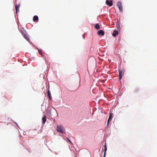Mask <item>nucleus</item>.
Returning <instances> with one entry per match:
<instances>
[{"label": "nucleus", "mask_w": 157, "mask_h": 157, "mask_svg": "<svg viewBox=\"0 0 157 157\" xmlns=\"http://www.w3.org/2000/svg\"><path fill=\"white\" fill-rule=\"evenodd\" d=\"M57 130L58 132H60L61 133H64V131L63 129V126L61 125H59L57 126Z\"/></svg>", "instance_id": "obj_1"}, {"label": "nucleus", "mask_w": 157, "mask_h": 157, "mask_svg": "<svg viewBox=\"0 0 157 157\" xmlns=\"http://www.w3.org/2000/svg\"><path fill=\"white\" fill-rule=\"evenodd\" d=\"M119 79L120 80H121L122 77V76L123 75L124 73V71L123 70H119Z\"/></svg>", "instance_id": "obj_2"}, {"label": "nucleus", "mask_w": 157, "mask_h": 157, "mask_svg": "<svg viewBox=\"0 0 157 157\" xmlns=\"http://www.w3.org/2000/svg\"><path fill=\"white\" fill-rule=\"evenodd\" d=\"M117 5L120 11L122 12L123 8L121 3L120 2H118L117 3Z\"/></svg>", "instance_id": "obj_3"}, {"label": "nucleus", "mask_w": 157, "mask_h": 157, "mask_svg": "<svg viewBox=\"0 0 157 157\" xmlns=\"http://www.w3.org/2000/svg\"><path fill=\"white\" fill-rule=\"evenodd\" d=\"M20 5L21 4L20 3H18V4H15V9L16 10V13L19 12V8L20 6Z\"/></svg>", "instance_id": "obj_4"}, {"label": "nucleus", "mask_w": 157, "mask_h": 157, "mask_svg": "<svg viewBox=\"0 0 157 157\" xmlns=\"http://www.w3.org/2000/svg\"><path fill=\"white\" fill-rule=\"evenodd\" d=\"M113 0H106V3L108 5H109L111 6L113 5Z\"/></svg>", "instance_id": "obj_5"}, {"label": "nucleus", "mask_w": 157, "mask_h": 157, "mask_svg": "<svg viewBox=\"0 0 157 157\" xmlns=\"http://www.w3.org/2000/svg\"><path fill=\"white\" fill-rule=\"evenodd\" d=\"M98 34L100 36H103L104 34V32L102 30H100L98 32Z\"/></svg>", "instance_id": "obj_6"}, {"label": "nucleus", "mask_w": 157, "mask_h": 157, "mask_svg": "<svg viewBox=\"0 0 157 157\" xmlns=\"http://www.w3.org/2000/svg\"><path fill=\"white\" fill-rule=\"evenodd\" d=\"M118 31L114 30L113 33L112 35L113 36H115L117 35L118 34Z\"/></svg>", "instance_id": "obj_7"}, {"label": "nucleus", "mask_w": 157, "mask_h": 157, "mask_svg": "<svg viewBox=\"0 0 157 157\" xmlns=\"http://www.w3.org/2000/svg\"><path fill=\"white\" fill-rule=\"evenodd\" d=\"M38 20V17L37 16L35 15L33 17V21H34L35 22Z\"/></svg>", "instance_id": "obj_8"}, {"label": "nucleus", "mask_w": 157, "mask_h": 157, "mask_svg": "<svg viewBox=\"0 0 157 157\" xmlns=\"http://www.w3.org/2000/svg\"><path fill=\"white\" fill-rule=\"evenodd\" d=\"M42 120L43 123V124H45V123L46 121L45 116H44L42 118Z\"/></svg>", "instance_id": "obj_9"}, {"label": "nucleus", "mask_w": 157, "mask_h": 157, "mask_svg": "<svg viewBox=\"0 0 157 157\" xmlns=\"http://www.w3.org/2000/svg\"><path fill=\"white\" fill-rule=\"evenodd\" d=\"M139 88L138 87H136L135 88L134 90V92L135 93H137L139 92Z\"/></svg>", "instance_id": "obj_10"}, {"label": "nucleus", "mask_w": 157, "mask_h": 157, "mask_svg": "<svg viewBox=\"0 0 157 157\" xmlns=\"http://www.w3.org/2000/svg\"><path fill=\"white\" fill-rule=\"evenodd\" d=\"M48 95L49 98L50 100H51L52 99V97L51 96L50 92L49 90H48Z\"/></svg>", "instance_id": "obj_11"}, {"label": "nucleus", "mask_w": 157, "mask_h": 157, "mask_svg": "<svg viewBox=\"0 0 157 157\" xmlns=\"http://www.w3.org/2000/svg\"><path fill=\"white\" fill-rule=\"evenodd\" d=\"M95 27L97 29H98L100 28V25L98 24H97L95 25Z\"/></svg>", "instance_id": "obj_12"}, {"label": "nucleus", "mask_w": 157, "mask_h": 157, "mask_svg": "<svg viewBox=\"0 0 157 157\" xmlns=\"http://www.w3.org/2000/svg\"><path fill=\"white\" fill-rule=\"evenodd\" d=\"M113 117V114L110 113V114L108 120H109V121L110 120H111L112 119Z\"/></svg>", "instance_id": "obj_13"}, {"label": "nucleus", "mask_w": 157, "mask_h": 157, "mask_svg": "<svg viewBox=\"0 0 157 157\" xmlns=\"http://www.w3.org/2000/svg\"><path fill=\"white\" fill-rule=\"evenodd\" d=\"M104 150H105V152H104V157L105 156V152H106V151H107V147H106V143H105V146H104Z\"/></svg>", "instance_id": "obj_14"}, {"label": "nucleus", "mask_w": 157, "mask_h": 157, "mask_svg": "<svg viewBox=\"0 0 157 157\" xmlns=\"http://www.w3.org/2000/svg\"><path fill=\"white\" fill-rule=\"evenodd\" d=\"M24 37L27 40L29 41V37H28V36L26 35H24Z\"/></svg>", "instance_id": "obj_15"}, {"label": "nucleus", "mask_w": 157, "mask_h": 157, "mask_svg": "<svg viewBox=\"0 0 157 157\" xmlns=\"http://www.w3.org/2000/svg\"><path fill=\"white\" fill-rule=\"evenodd\" d=\"M117 29L119 30H120V25L119 24H117Z\"/></svg>", "instance_id": "obj_16"}, {"label": "nucleus", "mask_w": 157, "mask_h": 157, "mask_svg": "<svg viewBox=\"0 0 157 157\" xmlns=\"http://www.w3.org/2000/svg\"><path fill=\"white\" fill-rule=\"evenodd\" d=\"M38 52L42 56L43 55L41 53V50H39Z\"/></svg>", "instance_id": "obj_17"}, {"label": "nucleus", "mask_w": 157, "mask_h": 157, "mask_svg": "<svg viewBox=\"0 0 157 157\" xmlns=\"http://www.w3.org/2000/svg\"><path fill=\"white\" fill-rule=\"evenodd\" d=\"M109 121H110L109 120H108L107 122V126H108L109 125Z\"/></svg>", "instance_id": "obj_18"}, {"label": "nucleus", "mask_w": 157, "mask_h": 157, "mask_svg": "<svg viewBox=\"0 0 157 157\" xmlns=\"http://www.w3.org/2000/svg\"><path fill=\"white\" fill-rule=\"evenodd\" d=\"M67 139L68 140V141L69 142H70L71 143V142L70 140H69L68 139V138H67Z\"/></svg>", "instance_id": "obj_19"}, {"label": "nucleus", "mask_w": 157, "mask_h": 157, "mask_svg": "<svg viewBox=\"0 0 157 157\" xmlns=\"http://www.w3.org/2000/svg\"><path fill=\"white\" fill-rule=\"evenodd\" d=\"M15 123V124H16V125H17V123Z\"/></svg>", "instance_id": "obj_20"}]
</instances>
